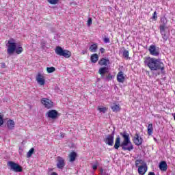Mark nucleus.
Masks as SVG:
<instances>
[{
    "mask_svg": "<svg viewBox=\"0 0 175 175\" xmlns=\"http://www.w3.org/2000/svg\"><path fill=\"white\" fill-rule=\"evenodd\" d=\"M148 51L150 55H153V57H158L159 55V49L157 48V46L154 44H151L148 48Z\"/></svg>",
    "mask_w": 175,
    "mask_h": 175,
    "instance_id": "9d476101",
    "label": "nucleus"
},
{
    "mask_svg": "<svg viewBox=\"0 0 175 175\" xmlns=\"http://www.w3.org/2000/svg\"><path fill=\"white\" fill-rule=\"evenodd\" d=\"M109 64H110V61L107 59L102 58L98 61V65H100V66H107Z\"/></svg>",
    "mask_w": 175,
    "mask_h": 175,
    "instance_id": "f3484780",
    "label": "nucleus"
},
{
    "mask_svg": "<svg viewBox=\"0 0 175 175\" xmlns=\"http://www.w3.org/2000/svg\"><path fill=\"white\" fill-rule=\"evenodd\" d=\"M47 117L51 118L52 120H55L58 117V111L54 109L49 110L47 113Z\"/></svg>",
    "mask_w": 175,
    "mask_h": 175,
    "instance_id": "2eb2a0df",
    "label": "nucleus"
},
{
    "mask_svg": "<svg viewBox=\"0 0 175 175\" xmlns=\"http://www.w3.org/2000/svg\"><path fill=\"white\" fill-rule=\"evenodd\" d=\"M7 46V53L9 55H12L16 52V54H21L24 51V49L21 46H17V43L16 40L13 38H11L8 40L6 44Z\"/></svg>",
    "mask_w": 175,
    "mask_h": 175,
    "instance_id": "7ed1b4c3",
    "label": "nucleus"
},
{
    "mask_svg": "<svg viewBox=\"0 0 175 175\" xmlns=\"http://www.w3.org/2000/svg\"><path fill=\"white\" fill-rule=\"evenodd\" d=\"M36 80L37 83L40 84V85H44L46 81L44 79V76L41 73H38L36 77Z\"/></svg>",
    "mask_w": 175,
    "mask_h": 175,
    "instance_id": "4468645a",
    "label": "nucleus"
},
{
    "mask_svg": "<svg viewBox=\"0 0 175 175\" xmlns=\"http://www.w3.org/2000/svg\"><path fill=\"white\" fill-rule=\"evenodd\" d=\"M159 169L161 172H166L167 170V163L165 161H162L159 163Z\"/></svg>",
    "mask_w": 175,
    "mask_h": 175,
    "instance_id": "dca6fc26",
    "label": "nucleus"
},
{
    "mask_svg": "<svg viewBox=\"0 0 175 175\" xmlns=\"http://www.w3.org/2000/svg\"><path fill=\"white\" fill-rule=\"evenodd\" d=\"M57 169H64L65 167V159L61 157H57Z\"/></svg>",
    "mask_w": 175,
    "mask_h": 175,
    "instance_id": "f8f14e48",
    "label": "nucleus"
},
{
    "mask_svg": "<svg viewBox=\"0 0 175 175\" xmlns=\"http://www.w3.org/2000/svg\"><path fill=\"white\" fill-rule=\"evenodd\" d=\"M104 142L106 143V144L110 146V135H107L104 139Z\"/></svg>",
    "mask_w": 175,
    "mask_h": 175,
    "instance_id": "cd10ccee",
    "label": "nucleus"
},
{
    "mask_svg": "<svg viewBox=\"0 0 175 175\" xmlns=\"http://www.w3.org/2000/svg\"><path fill=\"white\" fill-rule=\"evenodd\" d=\"M100 51L102 53V54H103V53H105V49L100 48Z\"/></svg>",
    "mask_w": 175,
    "mask_h": 175,
    "instance_id": "4c0bfd02",
    "label": "nucleus"
},
{
    "mask_svg": "<svg viewBox=\"0 0 175 175\" xmlns=\"http://www.w3.org/2000/svg\"><path fill=\"white\" fill-rule=\"evenodd\" d=\"M98 73L100 75L102 79H105V80H107L109 81L110 79V74L105 75L106 73H109V68L107 67H102L99 68Z\"/></svg>",
    "mask_w": 175,
    "mask_h": 175,
    "instance_id": "0eeeda50",
    "label": "nucleus"
},
{
    "mask_svg": "<svg viewBox=\"0 0 175 175\" xmlns=\"http://www.w3.org/2000/svg\"><path fill=\"white\" fill-rule=\"evenodd\" d=\"M123 57L125 58V59H129V51L126 49H124L123 51Z\"/></svg>",
    "mask_w": 175,
    "mask_h": 175,
    "instance_id": "b1692460",
    "label": "nucleus"
},
{
    "mask_svg": "<svg viewBox=\"0 0 175 175\" xmlns=\"http://www.w3.org/2000/svg\"><path fill=\"white\" fill-rule=\"evenodd\" d=\"M46 72L48 73H53V72H55V68L54 67H47Z\"/></svg>",
    "mask_w": 175,
    "mask_h": 175,
    "instance_id": "bb28decb",
    "label": "nucleus"
},
{
    "mask_svg": "<svg viewBox=\"0 0 175 175\" xmlns=\"http://www.w3.org/2000/svg\"><path fill=\"white\" fill-rule=\"evenodd\" d=\"M100 174L109 175V174H106V173L103 172V169L100 170Z\"/></svg>",
    "mask_w": 175,
    "mask_h": 175,
    "instance_id": "f704fd0d",
    "label": "nucleus"
},
{
    "mask_svg": "<svg viewBox=\"0 0 175 175\" xmlns=\"http://www.w3.org/2000/svg\"><path fill=\"white\" fill-rule=\"evenodd\" d=\"M161 25L159 26L160 33L162 36L163 42H167L169 39V31H166L167 29V18L166 17H162L160 19Z\"/></svg>",
    "mask_w": 175,
    "mask_h": 175,
    "instance_id": "20e7f679",
    "label": "nucleus"
},
{
    "mask_svg": "<svg viewBox=\"0 0 175 175\" xmlns=\"http://www.w3.org/2000/svg\"><path fill=\"white\" fill-rule=\"evenodd\" d=\"M55 53L60 57H64V58H70L72 57V52L68 50H63L61 46H57Z\"/></svg>",
    "mask_w": 175,
    "mask_h": 175,
    "instance_id": "423d86ee",
    "label": "nucleus"
},
{
    "mask_svg": "<svg viewBox=\"0 0 175 175\" xmlns=\"http://www.w3.org/2000/svg\"><path fill=\"white\" fill-rule=\"evenodd\" d=\"M120 136L123 139V142L121 143V138L118 136L115 141L114 149L118 150L120 147H122L123 151H132L133 150V144L131 142L129 134L126 131L120 133Z\"/></svg>",
    "mask_w": 175,
    "mask_h": 175,
    "instance_id": "f257e3e1",
    "label": "nucleus"
},
{
    "mask_svg": "<svg viewBox=\"0 0 175 175\" xmlns=\"http://www.w3.org/2000/svg\"><path fill=\"white\" fill-rule=\"evenodd\" d=\"M97 109L100 113H106L107 111V108L106 107H98Z\"/></svg>",
    "mask_w": 175,
    "mask_h": 175,
    "instance_id": "393cba45",
    "label": "nucleus"
},
{
    "mask_svg": "<svg viewBox=\"0 0 175 175\" xmlns=\"http://www.w3.org/2000/svg\"><path fill=\"white\" fill-rule=\"evenodd\" d=\"M97 49H98V45H96V44H92L90 47V50L92 53H95Z\"/></svg>",
    "mask_w": 175,
    "mask_h": 175,
    "instance_id": "5701e85b",
    "label": "nucleus"
},
{
    "mask_svg": "<svg viewBox=\"0 0 175 175\" xmlns=\"http://www.w3.org/2000/svg\"><path fill=\"white\" fill-rule=\"evenodd\" d=\"M110 146H113V137H110Z\"/></svg>",
    "mask_w": 175,
    "mask_h": 175,
    "instance_id": "e433bc0d",
    "label": "nucleus"
},
{
    "mask_svg": "<svg viewBox=\"0 0 175 175\" xmlns=\"http://www.w3.org/2000/svg\"><path fill=\"white\" fill-rule=\"evenodd\" d=\"M111 109L114 113H118V111L121 110V107L120 106V104L113 103L111 107Z\"/></svg>",
    "mask_w": 175,
    "mask_h": 175,
    "instance_id": "a211bd4d",
    "label": "nucleus"
},
{
    "mask_svg": "<svg viewBox=\"0 0 175 175\" xmlns=\"http://www.w3.org/2000/svg\"><path fill=\"white\" fill-rule=\"evenodd\" d=\"M148 175H155V173L152 172H150L148 173Z\"/></svg>",
    "mask_w": 175,
    "mask_h": 175,
    "instance_id": "ea45409f",
    "label": "nucleus"
},
{
    "mask_svg": "<svg viewBox=\"0 0 175 175\" xmlns=\"http://www.w3.org/2000/svg\"><path fill=\"white\" fill-rule=\"evenodd\" d=\"M152 18L153 20H157V18H158V15H157V11H154V13L152 14Z\"/></svg>",
    "mask_w": 175,
    "mask_h": 175,
    "instance_id": "7c9ffc66",
    "label": "nucleus"
},
{
    "mask_svg": "<svg viewBox=\"0 0 175 175\" xmlns=\"http://www.w3.org/2000/svg\"><path fill=\"white\" fill-rule=\"evenodd\" d=\"M105 43H109V42H110V39H109L108 38H104L103 39Z\"/></svg>",
    "mask_w": 175,
    "mask_h": 175,
    "instance_id": "72a5a7b5",
    "label": "nucleus"
},
{
    "mask_svg": "<svg viewBox=\"0 0 175 175\" xmlns=\"http://www.w3.org/2000/svg\"><path fill=\"white\" fill-rule=\"evenodd\" d=\"M15 125H16V123L13 121V120H8L7 126L8 129H10V130L14 129Z\"/></svg>",
    "mask_w": 175,
    "mask_h": 175,
    "instance_id": "6ab92c4d",
    "label": "nucleus"
},
{
    "mask_svg": "<svg viewBox=\"0 0 175 175\" xmlns=\"http://www.w3.org/2000/svg\"><path fill=\"white\" fill-rule=\"evenodd\" d=\"M144 62L146 66H148L150 70H161V72L165 70V64L158 59L146 57H144Z\"/></svg>",
    "mask_w": 175,
    "mask_h": 175,
    "instance_id": "f03ea898",
    "label": "nucleus"
},
{
    "mask_svg": "<svg viewBox=\"0 0 175 175\" xmlns=\"http://www.w3.org/2000/svg\"><path fill=\"white\" fill-rule=\"evenodd\" d=\"M83 54H84V52H83Z\"/></svg>",
    "mask_w": 175,
    "mask_h": 175,
    "instance_id": "a19ab883",
    "label": "nucleus"
},
{
    "mask_svg": "<svg viewBox=\"0 0 175 175\" xmlns=\"http://www.w3.org/2000/svg\"><path fill=\"white\" fill-rule=\"evenodd\" d=\"M8 166H9L11 170L16 172H23V167L20 166V165L17 164V163H14L13 161H8Z\"/></svg>",
    "mask_w": 175,
    "mask_h": 175,
    "instance_id": "6e6552de",
    "label": "nucleus"
},
{
    "mask_svg": "<svg viewBox=\"0 0 175 175\" xmlns=\"http://www.w3.org/2000/svg\"><path fill=\"white\" fill-rule=\"evenodd\" d=\"M41 103L45 109H53V107H54V103L46 98H42Z\"/></svg>",
    "mask_w": 175,
    "mask_h": 175,
    "instance_id": "1a4fd4ad",
    "label": "nucleus"
},
{
    "mask_svg": "<svg viewBox=\"0 0 175 175\" xmlns=\"http://www.w3.org/2000/svg\"><path fill=\"white\" fill-rule=\"evenodd\" d=\"M1 68H6V64H5V63H1Z\"/></svg>",
    "mask_w": 175,
    "mask_h": 175,
    "instance_id": "c9c22d12",
    "label": "nucleus"
},
{
    "mask_svg": "<svg viewBox=\"0 0 175 175\" xmlns=\"http://www.w3.org/2000/svg\"><path fill=\"white\" fill-rule=\"evenodd\" d=\"M126 79V75L122 71H119L116 75V80L118 83H125V80Z\"/></svg>",
    "mask_w": 175,
    "mask_h": 175,
    "instance_id": "9b49d317",
    "label": "nucleus"
},
{
    "mask_svg": "<svg viewBox=\"0 0 175 175\" xmlns=\"http://www.w3.org/2000/svg\"><path fill=\"white\" fill-rule=\"evenodd\" d=\"M98 166H99V163L96 162L92 165L93 170H96V169H98Z\"/></svg>",
    "mask_w": 175,
    "mask_h": 175,
    "instance_id": "2f4dec72",
    "label": "nucleus"
},
{
    "mask_svg": "<svg viewBox=\"0 0 175 175\" xmlns=\"http://www.w3.org/2000/svg\"><path fill=\"white\" fill-rule=\"evenodd\" d=\"M59 0H48L49 3L51 5H57L58 3Z\"/></svg>",
    "mask_w": 175,
    "mask_h": 175,
    "instance_id": "c85d7f7f",
    "label": "nucleus"
},
{
    "mask_svg": "<svg viewBox=\"0 0 175 175\" xmlns=\"http://www.w3.org/2000/svg\"><path fill=\"white\" fill-rule=\"evenodd\" d=\"M98 54H93V55H92L90 59H91L92 62L95 64L98 62Z\"/></svg>",
    "mask_w": 175,
    "mask_h": 175,
    "instance_id": "412c9836",
    "label": "nucleus"
},
{
    "mask_svg": "<svg viewBox=\"0 0 175 175\" xmlns=\"http://www.w3.org/2000/svg\"><path fill=\"white\" fill-rule=\"evenodd\" d=\"M133 143L135 146H142V144H143V138H142L138 133H135L133 137Z\"/></svg>",
    "mask_w": 175,
    "mask_h": 175,
    "instance_id": "ddd939ff",
    "label": "nucleus"
},
{
    "mask_svg": "<svg viewBox=\"0 0 175 175\" xmlns=\"http://www.w3.org/2000/svg\"><path fill=\"white\" fill-rule=\"evenodd\" d=\"M77 157V153L76 152H71L69 154L70 162H75L76 158Z\"/></svg>",
    "mask_w": 175,
    "mask_h": 175,
    "instance_id": "aec40b11",
    "label": "nucleus"
},
{
    "mask_svg": "<svg viewBox=\"0 0 175 175\" xmlns=\"http://www.w3.org/2000/svg\"><path fill=\"white\" fill-rule=\"evenodd\" d=\"M135 166L138 167V174L139 175H145L147 173V170H148L147 163L142 159L135 160Z\"/></svg>",
    "mask_w": 175,
    "mask_h": 175,
    "instance_id": "39448f33",
    "label": "nucleus"
},
{
    "mask_svg": "<svg viewBox=\"0 0 175 175\" xmlns=\"http://www.w3.org/2000/svg\"><path fill=\"white\" fill-rule=\"evenodd\" d=\"M92 25V18H88L87 25L88 27H91Z\"/></svg>",
    "mask_w": 175,
    "mask_h": 175,
    "instance_id": "c756f323",
    "label": "nucleus"
},
{
    "mask_svg": "<svg viewBox=\"0 0 175 175\" xmlns=\"http://www.w3.org/2000/svg\"><path fill=\"white\" fill-rule=\"evenodd\" d=\"M60 136H61L62 139H63V137H65V133H62Z\"/></svg>",
    "mask_w": 175,
    "mask_h": 175,
    "instance_id": "58836bf2",
    "label": "nucleus"
},
{
    "mask_svg": "<svg viewBox=\"0 0 175 175\" xmlns=\"http://www.w3.org/2000/svg\"><path fill=\"white\" fill-rule=\"evenodd\" d=\"M3 125V118L0 115V126Z\"/></svg>",
    "mask_w": 175,
    "mask_h": 175,
    "instance_id": "473e14b6",
    "label": "nucleus"
},
{
    "mask_svg": "<svg viewBox=\"0 0 175 175\" xmlns=\"http://www.w3.org/2000/svg\"><path fill=\"white\" fill-rule=\"evenodd\" d=\"M33 151H35V149L33 148H31L27 153V157L31 158V157H32V154H33Z\"/></svg>",
    "mask_w": 175,
    "mask_h": 175,
    "instance_id": "a878e982",
    "label": "nucleus"
},
{
    "mask_svg": "<svg viewBox=\"0 0 175 175\" xmlns=\"http://www.w3.org/2000/svg\"><path fill=\"white\" fill-rule=\"evenodd\" d=\"M148 135L150 136V135H152V132L154 131V128L152 127V124H149L148 126Z\"/></svg>",
    "mask_w": 175,
    "mask_h": 175,
    "instance_id": "4be33fe9",
    "label": "nucleus"
}]
</instances>
